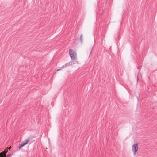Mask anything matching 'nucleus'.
I'll use <instances>...</instances> for the list:
<instances>
[{
  "label": "nucleus",
  "instance_id": "obj_11",
  "mask_svg": "<svg viewBox=\"0 0 157 157\" xmlns=\"http://www.w3.org/2000/svg\"><path fill=\"white\" fill-rule=\"evenodd\" d=\"M60 70V69H57V70H56V71H59V70Z\"/></svg>",
  "mask_w": 157,
  "mask_h": 157
},
{
  "label": "nucleus",
  "instance_id": "obj_9",
  "mask_svg": "<svg viewBox=\"0 0 157 157\" xmlns=\"http://www.w3.org/2000/svg\"><path fill=\"white\" fill-rule=\"evenodd\" d=\"M7 151H8L7 150V149H5V150H4V151H3V152H4V153H5V154H6V153L7 152Z\"/></svg>",
  "mask_w": 157,
  "mask_h": 157
},
{
  "label": "nucleus",
  "instance_id": "obj_13",
  "mask_svg": "<svg viewBox=\"0 0 157 157\" xmlns=\"http://www.w3.org/2000/svg\"><path fill=\"white\" fill-rule=\"evenodd\" d=\"M137 68L138 69H139V67H137Z\"/></svg>",
  "mask_w": 157,
  "mask_h": 157
},
{
  "label": "nucleus",
  "instance_id": "obj_10",
  "mask_svg": "<svg viewBox=\"0 0 157 157\" xmlns=\"http://www.w3.org/2000/svg\"><path fill=\"white\" fill-rule=\"evenodd\" d=\"M103 39H102V40H101V42H102H102H103Z\"/></svg>",
  "mask_w": 157,
  "mask_h": 157
},
{
  "label": "nucleus",
  "instance_id": "obj_14",
  "mask_svg": "<svg viewBox=\"0 0 157 157\" xmlns=\"http://www.w3.org/2000/svg\"><path fill=\"white\" fill-rule=\"evenodd\" d=\"M138 80V77H137V80Z\"/></svg>",
  "mask_w": 157,
  "mask_h": 157
},
{
  "label": "nucleus",
  "instance_id": "obj_3",
  "mask_svg": "<svg viewBox=\"0 0 157 157\" xmlns=\"http://www.w3.org/2000/svg\"><path fill=\"white\" fill-rule=\"evenodd\" d=\"M29 138L26 139L23 141H22L21 144H19L18 148L19 149H21L29 141Z\"/></svg>",
  "mask_w": 157,
  "mask_h": 157
},
{
  "label": "nucleus",
  "instance_id": "obj_6",
  "mask_svg": "<svg viewBox=\"0 0 157 157\" xmlns=\"http://www.w3.org/2000/svg\"><path fill=\"white\" fill-rule=\"evenodd\" d=\"M105 11V8H104V9H102V11H101V10L100 11V12H99V14H100L101 15H102V13Z\"/></svg>",
  "mask_w": 157,
  "mask_h": 157
},
{
  "label": "nucleus",
  "instance_id": "obj_8",
  "mask_svg": "<svg viewBox=\"0 0 157 157\" xmlns=\"http://www.w3.org/2000/svg\"><path fill=\"white\" fill-rule=\"evenodd\" d=\"M12 155V154H10L6 156V157H11V156Z\"/></svg>",
  "mask_w": 157,
  "mask_h": 157
},
{
  "label": "nucleus",
  "instance_id": "obj_2",
  "mask_svg": "<svg viewBox=\"0 0 157 157\" xmlns=\"http://www.w3.org/2000/svg\"><path fill=\"white\" fill-rule=\"evenodd\" d=\"M138 144L137 143L134 144L132 146V151L134 155H135L138 151Z\"/></svg>",
  "mask_w": 157,
  "mask_h": 157
},
{
  "label": "nucleus",
  "instance_id": "obj_5",
  "mask_svg": "<svg viewBox=\"0 0 157 157\" xmlns=\"http://www.w3.org/2000/svg\"><path fill=\"white\" fill-rule=\"evenodd\" d=\"M0 157H6L5 153L3 151L0 153Z\"/></svg>",
  "mask_w": 157,
  "mask_h": 157
},
{
  "label": "nucleus",
  "instance_id": "obj_12",
  "mask_svg": "<svg viewBox=\"0 0 157 157\" xmlns=\"http://www.w3.org/2000/svg\"><path fill=\"white\" fill-rule=\"evenodd\" d=\"M91 52H90V55H89V56L90 55V54H91Z\"/></svg>",
  "mask_w": 157,
  "mask_h": 157
},
{
  "label": "nucleus",
  "instance_id": "obj_4",
  "mask_svg": "<svg viewBox=\"0 0 157 157\" xmlns=\"http://www.w3.org/2000/svg\"><path fill=\"white\" fill-rule=\"evenodd\" d=\"M71 65L72 62H68L65 63L64 65H63L61 68H64L67 67L68 65Z\"/></svg>",
  "mask_w": 157,
  "mask_h": 157
},
{
  "label": "nucleus",
  "instance_id": "obj_1",
  "mask_svg": "<svg viewBox=\"0 0 157 157\" xmlns=\"http://www.w3.org/2000/svg\"><path fill=\"white\" fill-rule=\"evenodd\" d=\"M69 54L71 59L76 60V54L74 51L71 49H70L69 51Z\"/></svg>",
  "mask_w": 157,
  "mask_h": 157
},
{
  "label": "nucleus",
  "instance_id": "obj_7",
  "mask_svg": "<svg viewBox=\"0 0 157 157\" xmlns=\"http://www.w3.org/2000/svg\"><path fill=\"white\" fill-rule=\"evenodd\" d=\"M82 38H83V37H82V34H81L80 35V42L81 43L82 42Z\"/></svg>",
  "mask_w": 157,
  "mask_h": 157
}]
</instances>
